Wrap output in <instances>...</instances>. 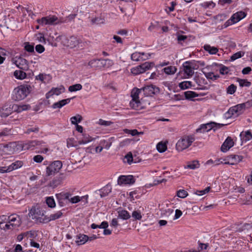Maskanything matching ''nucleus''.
Segmentation results:
<instances>
[{"mask_svg": "<svg viewBox=\"0 0 252 252\" xmlns=\"http://www.w3.org/2000/svg\"><path fill=\"white\" fill-rule=\"evenodd\" d=\"M112 188L110 185H107L101 189V196L104 197L108 195L111 192Z\"/></svg>", "mask_w": 252, "mask_h": 252, "instance_id": "f704fd0d", "label": "nucleus"}, {"mask_svg": "<svg viewBox=\"0 0 252 252\" xmlns=\"http://www.w3.org/2000/svg\"><path fill=\"white\" fill-rule=\"evenodd\" d=\"M76 141L75 140L74 138H68L67 140V146L68 147H76L78 145L76 143Z\"/></svg>", "mask_w": 252, "mask_h": 252, "instance_id": "4d7b16f0", "label": "nucleus"}, {"mask_svg": "<svg viewBox=\"0 0 252 252\" xmlns=\"http://www.w3.org/2000/svg\"><path fill=\"white\" fill-rule=\"evenodd\" d=\"M188 195V192L184 189H180L177 192V195L180 198H184Z\"/></svg>", "mask_w": 252, "mask_h": 252, "instance_id": "13d9d810", "label": "nucleus"}, {"mask_svg": "<svg viewBox=\"0 0 252 252\" xmlns=\"http://www.w3.org/2000/svg\"><path fill=\"white\" fill-rule=\"evenodd\" d=\"M135 180L134 178V177L132 175H121L120 176L118 179V185H131L135 183Z\"/></svg>", "mask_w": 252, "mask_h": 252, "instance_id": "dca6fc26", "label": "nucleus"}, {"mask_svg": "<svg viewBox=\"0 0 252 252\" xmlns=\"http://www.w3.org/2000/svg\"><path fill=\"white\" fill-rule=\"evenodd\" d=\"M198 243L199 245V246L198 248V251H199V252H200V251H202L204 250H206L209 246L208 244H207V243L204 244V243H201L200 241H198Z\"/></svg>", "mask_w": 252, "mask_h": 252, "instance_id": "680f3d73", "label": "nucleus"}, {"mask_svg": "<svg viewBox=\"0 0 252 252\" xmlns=\"http://www.w3.org/2000/svg\"><path fill=\"white\" fill-rule=\"evenodd\" d=\"M14 63L20 69L23 70H27L29 68L28 61L21 57H16V59L13 60Z\"/></svg>", "mask_w": 252, "mask_h": 252, "instance_id": "4468645a", "label": "nucleus"}, {"mask_svg": "<svg viewBox=\"0 0 252 252\" xmlns=\"http://www.w3.org/2000/svg\"><path fill=\"white\" fill-rule=\"evenodd\" d=\"M82 88V86L80 84H76L69 87L68 91L70 92H75L81 90Z\"/></svg>", "mask_w": 252, "mask_h": 252, "instance_id": "8fccbe9b", "label": "nucleus"}, {"mask_svg": "<svg viewBox=\"0 0 252 252\" xmlns=\"http://www.w3.org/2000/svg\"><path fill=\"white\" fill-rule=\"evenodd\" d=\"M247 15V13L243 11H238L233 14L230 19L227 20L224 24L225 27H227L230 25L236 23L241 20L245 18Z\"/></svg>", "mask_w": 252, "mask_h": 252, "instance_id": "f8f14e48", "label": "nucleus"}, {"mask_svg": "<svg viewBox=\"0 0 252 252\" xmlns=\"http://www.w3.org/2000/svg\"><path fill=\"white\" fill-rule=\"evenodd\" d=\"M65 177L66 176L63 173L60 174L54 178V179L50 181L49 184V186L53 189L56 188L62 184L63 181L65 178Z\"/></svg>", "mask_w": 252, "mask_h": 252, "instance_id": "a211bd4d", "label": "nucleus"}, {"mask_svg": "<svg viewBox=\"0 0 252 252\" xmlns=\"http://www.w3.org/2000/svg\"><path fill=\"white\" fill-rule=\"evenodd\" d=\"M31 87L30 85H20L15 88L13 92L12 98L15 101L24 99L30 92Z\"/></svg>", "mask_w": 252, "mask_h": 252, "instance_id": "f03ea898", "label": "nucleus"}, {"mask_svg": "<svg viewBox=\"0 0 252 252\" xmlns=\"http://www.w3.org/2000/svg\"><path fill=\"white\" fill-rule=\"evenodd\" d=\"M223 124H218L215 122H211L206 124L201 125L199 128L196 129L197 132H208L211 129L216 131L217 129L220 128Z\"/></svg>", "mask_w": 252, "mask_h": 252, "instance_id": "9d476101", "label": "nucleus"}, {"mask_svg": "<svg viewBox=\"0 0 252 252\" xmlns=\"http://www.w3.org/2000/svg\"><path fill=\"white\" fill-rule=\"evenodd\" d=\"M39 128L38 126H35L34 127L28 128L25 132L26 134H30L31 132H35L37 133L39 131Z\"/></svg>", "mask_w": 252, "mask_h": 252, "instance_id": "0e129e2a", "label": "nucleus"}, {"mask_svg": "<svg viewBox=\"0 0 252 252\" xmlns=\"http://www.w3.org/2000/svg\"><path fill=\"white\" fill-rule=\"evenodd\" d=\"M83 120L82 117L77 114V115L73 116L70 118L71 122L73 125H77L78 123L81 122Z\"/></svg>", "mask_w": 252, "mask_h": 252, "instance_id": "a18cd8bd", "label": "nucleus"}, {"mask_svg": "<svg viewBox=\"0 0 252 252\" xmlns=\"http://www.w3.org/2000/svg\"><path fill=\"white\" fill-rule=\"evenodd\" d=\"M62 88H53L49 92H48L46 94V98H49L50 97L54 94L58 95L62 93ZM64 90V88H63Z\"/></svg>", "mask_w": 252, "mask_h": 252, "instance_id": "a878e982", "label": "nucleus"}, {"mask_svg": "<svg viewBox=\"0 0 252 252\" xmlns=\"http://www.w3.org/2000/svg\"><path fill=\"white\" fill-rule=\"evenodd\" d=\"M62 166V162L60 160H56L52 162L46 167V175L48 176L54 175L56 173L59 172Z\"/></svg>", "mask_w": 252, "mask_h": 252, "instance_id": "6e6552de", "label": "nucleus"}, {"mask_svg": "<svg viewBox=\"0 0 252 252\" xmlns=\"http://www.w3.org/2000/svg\"><path fill=\"white\" fill-rule=\"evenodd\" d=\"M23 165L22 161L17 160L7 167L9 172L21 167Z\"/></svg>", "mask_w": 252, "mask_h": 252, "instance_id": "cd10ccee", "label": "nucleus"}, {"mask_svg": "<svg viewBox=\"0 0 252 252\" xmlns=\"http://www.w3.org/2000/svg\"><path fill=\"white\" fill-rule=\"evenodd\" d=\"M132 217L137 220H140L142 219L141 213L138 211H134L132 213Z\"/></svg>", "mask_w": 252, "mask_h": 252, "instance_id": "bf43d9fd", "label": "nucleus"}, {"mask_svg": "<svg viewBox=\"0 0 252 252\" xmlns=\"http://www.w3.org/2000/svg\"><path fill=\"white\" fill-rule=\"evenodd\" d=\"M241 140L242 142L248 141L252 139V133L250 130H248L247 131L244 132L242 131L240 134Z\"/></svg>", "mask_w": 252, "mask_h": 252, "instance_id": "393cba45", "label": "nucleus"}, {"mask_svg": "<svg viewBox=\"0 0 252 252\" xmlns=\"http://www.w3.org/2000/svg\"><path fill=\"white\" fill-rule=\"evenodd\" d=\"M43 157L41 155L35 156L33 158V161L36 163L41 162L43 161Z\"/></svg>", "mask_w": 252, "mask_h": 252, "instance_id": "338daca9", "label": "nucleus"}, {"mask_svg": "<svg viewBox=\"0 0 252 252\" xmlns=\"http://www.w3.org/2000/svg\"><path fill=\"white\" fill-rule=\"evenodd\" d=\"M195 140L194 136L189 135L180 139L176 144V149L178 151H182L190 146Z\"/></svg>", "mask_w": 252, "mask_h": 252, "instance_id": "423d86ee", "label": "nucleus"}, {"mask_svg": "<svg viewBox=\"0 0 252 252\" xmlns=\"http://www.w3.org/2000/svg\"><path fill=\"white\" fill-rule=\"evenodd\" d=\"M140 55H145V53L143 52H135L131 54V59L134 61H139L140 60Z\"/></svg>", "mask_w": 252, "mask_h": 252, "instance_id": "3c124183", "label": "nucleus"}, {"mask_svg": "<svg viewBox=\"0 0 252 252\" xmlns=\"http://www.w3.org/2000/svg\"><path fill=\"white\" fill-rule=\"evenodd\" d=\"M252 106V100L237 104L230 107L226 113L225 116L227 118H229L234 115L238 116L243 112V111L246 109V108H248Z\"/></svg>", "mask_w": 252, "mask_h": 252, "instance_id": "f257e3e1", "label": "nucleus"}, {"mask_svg": "<svg viewBox=\"0 0 252 252\" xmlns=\"http://www.w3.org/2000/svg\"><path fill=\"white\" fill-rule=\"evenodd\" d=\"M31 107V106L29 104H13L12 106V109H14V111H16L18 113L21 112L23 111L29 110Z\"/></svg>", "mask_w": 252, "mask_h": 252, "instance_id": "5701e85b", "label": "nucleus"}, {"mask_svg": "<svg viewBox=\"0 0 252 252\" xmlns=\"http://www.w3.org/2000/svg\"><path fill=\"white\" fill-rule=\"evenodd\" d=\"M142 90V88L139 89L137 88H134L131 91V96L132 100L129 102V105L134 109L138 110L142 108L141 103L139 99V94Z\"/></svg>", "mask_w": 252, "mask_h": 252, "instance_id": "20e7f679", "label": "nucleus"}, {"mask_svg": "<svg viewBox=\"0 0 252 252\" xmlns=\"http://www.w3.org/2000/svg\"><path fill=\"white\" fill-rule=\"evenodd\" d=\"M29 215L32 217V220H34L36 222L43 223L44 211L41 210L39 207H32L30 210Z\"/></svg>", "mask_w": 252, "mask_h": 252, "instance_id": "1a4fd4ad", "label": "nucleus"}, {"mask_svg": "<svg viewBox=\"0 0 252 252\" xmlns=\"http://www.w3.org/2000/svg\"><path fill=\"white\" fill-rule=\"evenodd\" d=\"M177 39L179 44H182L183 42H185L186 39L188 38L187 35L180 34L179 32H177Z\"/></svg>", "mask_w": 252, "mask_h": 252, "instance_id": "603ef678", "label": "nucleus"}, {"mask_svg": "<svg viewBox=\"0 0 252 252\" xmlns=\"http://www.w3.org/2000/svg\"><path fill=\"white\" fill-rule=\"evenodd\" d=\"M12 111H14V109H12L10 105L9 106L4 105L0 110V116L1 117L6 118L11 114Z\"/></svg>", "mask_w": 252, "mask_h": 252, "instance_id": "412c9836", "label": "nucleus"}, {"mask_svg": "<svg viewBox=\"0 0 252 252\" xmlns=\"http://www.w3.org/2000/svg\"><path fill=\"white\" fill-rule=\"evenodd\" d=\"M183 70L185 73L188 76H192L194 74V66L191 61H186L183 64Z\"/></svg>", "mask_w": 252, "mask_h": 252, "instance_id": "f3484780", "label": "nucleus"}, {"mask_svg": "<svg viewBox=\"0 0 252 252\" xmlns=\"http://www.w3.org/2000/svg\"><path fill=\"white\" fill-rule=\"evenodd\" d=\"M32 142H33V140L32 141H29L23 145V149L25 150H34L35 146V145L33 144H32Z\"/></svg>", "mask_w": 252, "mask_h": 252, "instance_id": "ea45409f", "label": "nucleus"}, {"mask_svg": "<svg viewBox=\"0 0 252 252\" xmlns=\"http://www.w3.org/2000/svg\"><path fill=\"white\" fill-rule=\"evenodd\" d=\"M14 76L18 79L22 80L26 77L27 74L23 70H15L14 72Z\"/></svg>", "mask_w": 252, "mask_h": 252, "instance_id": "72a5a7b5", "label": "nucleus"}, {"mask_svg": "<svg viewBox=\"0 0 252 252\" xmlns=\"http://www.w3.org/2000/svg\"><path fill=\"white\" fill-rule=\"evenodd\" d=\"M118 218L123 220H128L130 218L129 213L125 210H119L118 212Z\"/></svg>", "mask_w": 252, "mask_h": 252, "instance_id": "473e14b6", "label": "nucleus"}, {"mask_svg": "<svg viewBox=\"0 0 252 252\" xmlns=\"http://www.w3.org/2000/svg\"><path fill=\"white\" fill-rule=\"evenodd\" d=\"M164 72L167 74H174L177 68L175 66H169L163 68Z\"/></svg>", "mask_w": 252, "mask_h": 252, "instance_id": "49530a36", "label": "nucleus"}, {"mask_svg": "<svg viewBox=\"0 0 252 252\" xmlns=\"http://www.w3.org/2000/svg\"><path fill=\"white\" fill-rule=\"evenodd\" d=\"M89 236L85 234H79L76 236L75 243L78 245H82L88 241Z\"/></svg>", "mask_w": 252, "mask_h": 252, "instance_id": "4be33fe9", "label": "nucleus"}, {"mask_svg": "<svg viewBox=\"0 0 252 252\" xmlns=\"http://www.w3.org/2000/svg\"><path fill=\"white\" fill-rule=\"evenodd\" d=\"M234 145V142L231 137L228 136L225 139L221 146V151L222 152H226Z\"/></svg>", "mask_w": 252, "mask_h": 252, "instance_id": "6ab92c4d", "label": "nucleus"}, {"mask_svg": "<svg viewBox=\"0 0 252 252\" xmlns=\"http://www.w3.org/2000/svg\"><path fill=\"white\" fill-rule=\"evenodd\" d=\"M154 65V62H145L139 65L132 68L131 69V73L135 75H138L149 70Z\"/></svg>", "mask_w": 252, "mask_h": 252, "instance_id": "0eeeda50", "label": "nucleus"}, {"mask_svg": "<svg viewBox=\"0 0 252 252\" xmlns=\"http://www.w3.org/2000/svg\"><path fill=\"white\" fill-rule=\"evenodd\" d=\"M192 83L190 81H184L179 84V87L182 90H185L191 87Z\"/></svg>", "mask_w": 252, "mask_h": 252, "instance_id": "de8ad7c7", "label": "nucleus"}, {"mask_svg": "<svg viewBox=\"0 0 252 252\" xmlns=\"http://www.w3.org/2000/svg\"><path fill=\"white\" fill-rule=\"evenodd\" d=\"M88 198V195H85L82 196L80 197L79 196H75L73 197H69V203H71L72 204L77 203L81 201V200H83V199H85L86 200V203L88 202L87 199Z\"/></svg>", "mask_w": 252, "mask_h": 252, "instance_id": "bb28decb", "label": "nucleus"}, {"mask_svg": "<svg viewBox=\"0 0 252 252\" xmlns=\"http://www.w3.org/2000/svg\"><path fill=\"white\" fill-rule=\"evenodd\" d=\"M7 219H9L8 223H10L13 228H16L21 224V218L16 214H13L9 216Z\"/></svg>", "mask_w": 252, "mask_h": 252, "instance_id": "2eb2a0df", "label": "nucleus"}, {"mask_svg": "<svg viewBox=\"0 0 252 252\" xmlns=\"http://www.w3.org/2000/svg\"><path fill=\"white\" fill-rule=\"evenodd\" d=\"M202 71L203 73V74L205 75V77L208 79H210V80L214 81V80H217L218 78H220L219 75H218V74L214 75V73L212 72L207 73V72H205L203 70H202Z\"/></svg>", "mask_w": 252, "mask_h": 252, "instance_id": "4c0bfd02", "label": "nucleus"}, {"mask_svg": "<svg viewBox=\"0 0 252 252\" xmlns=\"http://www.w3.org/2000/svg\"><path fill=\"white\" fill-rule=\"evenodd\" d=\"M167 145L165 143L159 142L157 145V149L159 153L164 152L167 150Z\"/></svg>", "mask_w": 252, "mask_h": 252, "instance_id": "79ce46f5", "label": "nucleus"}, {"mask_svg": "<svg viewBox=\"0 0 252 252\" xmlns=\"http://www.w3.org/2000/svg\"><path fill=\"white\" fill-rule=\"evenodd\" d=\"M252 228V225L251 223H245L243 225H239L237 227V231L241 232L243 231L251 230Z\"/></svg>", "mask_w": 252, "mask_h": 252, "instance_id": "c756f323", "label": "nucleus"}, {"mask_svg": "<svg viewBox=\"0 0 252 252\" xmlns=\"http://www.w3.org/2000/svg\"><path fill=\"white\" fill-rule=\"evenodd\" d=\"M186 99L192 100L193 98L198 96V94L193 91H187L184 93Z\"/></svg>", "mask_w": 252, "mask_h": 252, "instance_id": "c9c22d12", "label": "nucleus"}, {"mask_svg": "<svg viewBox=\"0 0 252 252\" xmlns=\"http://www.w3.org/2000/svg\"><path fill=\"white\" fill-rule=\"evenodd\" d=\"M35 48L36 51L40 54L43 53L45 50L44 46L41 44L37 45Z\"/></svg>", "mask_w": 252, "mask_h": 252, "instance_id": "774afa93", "label": "nucleus"}, {"mask_svg": "<svg viewBox=\"0 0 252 252\" xmlns=\"http://www.w3.org/2000/svg\"><path fill=\"white\" fill-rule=\"evenodd\" d=\"M229 71V67L222 65L220 69V73L222 75L228 74Z\"/></svg>", "mask_w": 252, "mask_h": 252, "instance_id": "052dcab7", "label": "nucleus"}, {"mask_svg": "<svg viewBox=\"0 0 252 252\" xmlns=\"http://www.w3.org/2000/svg\"><path fill=\"white\" fill-rule=\"evenodd\" d=\"M203 48L206 51L212 55L216 54L218 52V49L217 47L211 46L209 44L204 45Z\"/></svg>", "mask_w": 252, "mask_h": 252, "instance_id": "7c9ffc66", "label": "nucleus"}, {"mask_svg": "<svg viewBox=\"0 0 252 252\" xmlns=\"http://www.w3.org/2000/svg\"><path fill=\"white\" fill-rule=\"evenodd\" d=\"M82 136V139L78 141V145L85 144L94 139V138H92L89 134L86 133L83 134Z\"/></svg>", "mask_w": 252, "mask_h": 252, "instance_id": "c85d7f7f", "label": "nucleus"}, {"mask_svg": "<svg viewBox=\"0 0 252 252\" xmlns=\"http://www.w3.org/2000/svg\"><path fill=\"white\" fill-rule=\"evenodd\" d=\"M236 89V86L232 84L227 87L226 92L228 94H232L235 93Z\"/></svg>", "mask_w": 252, "mask_h": 252, "instance_id": "5fc2aeb1", "label": "nucleus"}, {"mask_svg": "<svg viewBox=\"0 0 252 252\" xmlns=\"http://www.w3.org/2000/svg\"><path fill=\"white\" fill-rule=\"evenodd\" d=\"M200 164L197 160H193L190 163H189L188 165L185 167V168H189L191 169H195L199 168Z\"/></svg>", "mask_w": 252, "mask_h": 252, "instance_id": "58836bf2", "label": "nucleus"}, {"mask_svg": "<svg viewBox=\"0 0 252 252\" xmlns=\"http://www.w3.org/2000/svg\"><path fill=\"white\" fill-rule=\"evenodd\" d=\"M92 25H98L104 23V19L101 17H95L90 20Z\"/></svg>", "mask_w": 252, "mask_h": 252, "instance_id": "c03bdc74", "label": "nucleus"}, {"mask_svg": "<svg viewBox=\"0 0 252 252\" xmlns=\"http://www.w3.org/2000/svg\"><path fill=\"white\" fill-rule=\"evenodd\" d=\"M125 158L126 159L127 162L130 164L133 162V156L131 152H129L125 156Z\"/></svg>", "mask_w": 252, "mask_h": 252, "instance_id": "e2e57ef3", "label": "nucleus"}, {"mask_svg": "<svg viewBox=\"0 0 252 252\" xmlns=\"http://www.w3.org/2000/svg\"><path fill=\"white\" fill-rule=\"evenodd\" d=\"M37 23L41 25H57L63 23H65V21H62L56 16H48L43 17L36 20Z\"/></svg>", "mask_w": 252, "mask_h": 252, "instance_id": "39448f33", "label": "nucleus"}, {"mask_svg": "<svg viewBox=\"0 0 252 252\" xmlns=\"http://www.w3.org/2000/svg\"><path fill=\"white\" fill-rule=\"evenodd\" d=\"M242 159V156L236 155H230L227 157V159L228 160H230L232 162V163H231V165H234L238 163L241 161Z\"/></svg>", "mask_w": 252, "mask_h": 252, "instance_id": "b1692460", "label": "nucleus"}, {"mask_svg": "<svg viewBox=\"0 0 252 252\" xmlns=\"http://www.w3.org/2000/svg\"><path fill=\"white\" fill-rule=\"evenodd\" d=\"M244 55V53L241 51H239L233 55H232L230 57V61H234L239 58H241Z\"/></svg>", "mask_w": 252, "mask_h": 252, "instance_id": "6e6d98bb", "label": "nucleus"}, {"mask_svg": "<svg viewBox=\"0 0 252 252\" xmlns=\"http://www.w3.org/2000/svg\"><path fill=\"white\" fill-rule=\"evenodd\" d=\"M73 98V97L68 98L61 100L60 101H59L58 102L60 104L61 107H62L63 106H64L65 105L69 103L70 101V100Z\"/></svg>", "mask_w": 252, "mask_h": 252, "instance_id": "69168bd1", "label": "nucleus"}, {"mask_svg": "<svg viewBox=\"0 0 252 252\" xmlns=\"http://www.w3.org/2000/svg\"><path fill=\"white\" fill-rule=\"evenodd\" d=\"M24 49L26 51L29 53H33L34 51V46L33 44H31L29 42H26L24 43Z\"/></svg>", "mask_w": 252, "mask_h": 252, "instance_id": "09e8293b", "label": "nucleus"}, {"mask_svg": "<svg viewBox=\"0 0 252 252\" xmlns=\"http://www.w3.org/2000/svg\"><path fill=\"white\" fill-rule=\"evenodd\" d=\"M68 42L69 43L68 46H70L71 48L76 47L79 43L78 39L74 36H70L68 40Z\"/></svg>", "mask_w": 252, "mask_h": 252, "instance_id": "2f4dec72", "label": "nucleus"}, {"mask_svg": "<svg viewBox=\"0 0 252 252\" xmlns=\"http://www.w3.org/2000/svg\"><path fill=\"white\" fill-rule=\"evenodd\" d=\"M46 203L48 206L50 208H53L56 206V203L55 200L52 196L46 197Z\"/></svg>", "mask_w": 252, "mask_h": 252, "instance_id": "a19ab883", "label": "nucleus"}, {"mask_svg": "<svg viewBox=\"0 0 252 252\" xmlns=\"http://www.w3.org/2000/svg\"><path fill=\"white\" fill-rule=\"evenodd\" d=\"M114 64L112 60L110 59H93L91 60L88 63V65L92 68H95L96 69H101L102 67L109 68Z\"/></svg>", "mask_w": 252, "mask_h": 252, "instance_id": "7ed1b4c3", "label": "nucleus"}, {"mask_svg": "<svg viewBox=\"0 0 252 252\" xmlns=\"http://www.w3.org/2000/svg\"><path fill=\"white\" fill-rule=\"evenodd\" d=\"M72 194L68 192H62L56 194V197L58 204L61 207L65 206L69 204V197Z\"/></svg>", "mask_w": 252, "mask_h": 252, "instance_id": "9b49d317", "label": "nucleus"}, {"mask_svg": "<svg viewBox=\"0 0 252 252\" xmlns=\"http://www.w3.org/2000/svg\"><path fill=\"white\" fill-rule=\"evenodd\" d=\"M237 81L239 82V85L241 87H250L251 85V82L248 81L247 79H242L237 78Z\"/></svg>", "mask_w": 252, "mask_h": 252, "instance_id": "37998d69", "label": "nucleus"}, {"mask_svg": "<svg viewBox=\"0 0 252 252\" xmlns=\"http://www.w3.org/2000/svg\"><path fill=\"white\" fill-rule=\"evenodd\" d=\"M108 226V223L107 221H104L101 222L100 225H97L95 223H92L91 225V227L92 229H94L96 228H102L105 229L107 228Z\"/></svg>", "mask_w": 252, "mask_h": 252, "instance_id": "e433bc0d", "label": "nucleus"}, {"mask_svg": "<svg viewBox=\"0 0 252 252\" xmlns=\"http://www.w3.org/2000/svg\"><path fill=\"white\" fill-rule=\"evenodd\" d=\"M160 28L159 22H155L154 23H151V25L148 28V30L150 31H152L154 30L157 31Z\"/></svg>", "mask_w": 252, "mask_h": 252, "instance_id": "864d4df0", "label": "nucleus"}, {"mask_svg": "<svg viewBox=\"0 0 252 252\" xmlns=\"http://www.w3.org/2000/svg\"><path fill=\"white\" fill-rule=\"evenodd\" d=\"M62 212H61V211H58L55 214L50 215L49 217L45 216L44 217V219L42 220L43 222V223H48L50 221L54 220L60 218L62 216Z\"/></svg>", "mask_w": 252, "mask_h": 252, "instance_id": "aec40b11", "label": "nucleus"}, {"mask_svg": "<svg viewBox=\"0 0 252 252\" xmlns=\"http://www.w3.org/2000/svg\"><path fill=\"white\" fill-rule=\"evenodd\" d=\"M145 95L147 96H153L154 94H159V88L155 85L150 84L142 88Z\"/></svg>", "mask_w": 252, "mask_h": 252, "instance_id": "ddd939ff", "label": "nucleus"}]
</instances>
